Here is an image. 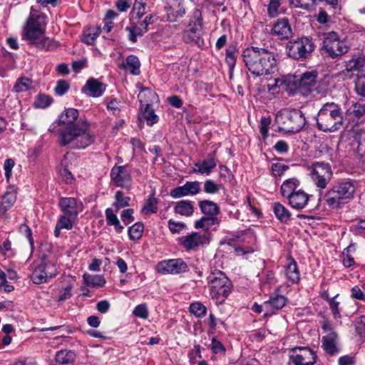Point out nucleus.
I'll return each instance as SVG.
<instances>
[{"mask_svg":"<svg viewBox=\"0 0 365 365\" xmlns=\"http://www.w3.org/2000/svg\"><path fill=\"white\" fill-rule=\"evenodd\" d=\"M52 98L47 95H39L35 104L36 107L45 108L49 106L52 103Z\"/></svg>","mask_w":365,"mask_h":365,"instance_id":"50","label":"nucleus"},{"mask_svg":"<svg viewBox=\"0 0 365 365\" xmlns=\"http://www.w3.org/2000/svg\"><path fill=\"white\" fill-rule=\"evenodd\" d=\"M133 209L130 208L122 211L120 217L125 225H128L134 221V217L133 216Z\"/></svg>","mask_w":365,"mask_h":365,"instance_id":"58","label":"nucleus"},{"mask_svg":"<svg viewBox=\"0 0 365 365\" xmlns=\"http://www.w3.org/2000/svg\"><path fill=\"white\" fill-rule=\"evenodd\" d=\"M317 73L315 71H307L302 73L298 81V100L299 96L307 97L312 91L317 81Z\"/></svg>","mask_w":365,"mask_h":365,"instance_id":"11","label":"nucleus"},{"mask_svg":"<svg viewBox=\"0 0 365 365\" xmlns=\"http://www.w3.org/2000/svg\"><path fill=\"white\" fill-rule=\"evenodd\" d=\"M315 48L314 43L309 37H302L298 39V61L308 59Z\"/></svg>","mask_w":365,"mask_h":365,"instance_id":"18","label":"nucleus"},{"mask_svg":"<svg viewBox=\"0 0 365 365\" xmlns=\"http://www.w3.org/2000/svg\"><path fill=\"white\" fill-rule=\"evenodd\" d=\"M215 167L216 162L214 157L211 156L202 162L195 163L192 173L209 175Z\"/></svg>","mask_w":365,"mask_h":365,"instance_id":"21","label":"nucleus"},{"mask_svg":"<svg viewBox=\"0 0 365 365\" xmlns=\"http://www.w3.org/2000/svg\"><path fill=\"white\" fill-rule=\"evenodd\" d=\"M281 0H269L268 4V14L270 17H274L278 14V9L280 6Z\"/></svg>","mask_w":365,"mask_h":365,"instance_id":"53","label":"nucleus"},{"mask_svg":"<svg viewBox=\"0 0 365 365\" xmlns=\"http://www.w3.org/2000/svg\"><path fill=\"white\" fill-rule=\"evenodd\" d=\"M286 304V299L284 296L276 294L271 296L269 301L264 302L265 307L270 306L275 309H281Z\"/></svg>","mask_w":365,"mask_h":365,"instance_id":"35","label":"nucleus"},{"mask_svg":"<svg viewBox=\"0 0 365 365\" xmlns=\"http://www.w3.org/2000/svg\"><path fill=\"white\" fill-rule=\"evenodd\" d=\"M337 334L334 331H330L322 337V346L324 349L330 355L336 353Z\"/></svg>","mask_w":365,"mask_h":365,"instance_id":"23","label":"nucleus"},{"mask_svg":"<svg viewBox=\"0 0 365 365\" xmlns=\"http://www.w3.org/2000/svg\"><path fill=\"white\" fill-rule=\"evenodd\" d=\"M207 283L212 299L220 304L225 302L232 289L230 280L220 270H215L210 273L207 277Z\"/></svg>","mask_w":365,"mask_h":365,"instance_id":"6","label":"nucleus"},{"mask_svg":"<svg viewBox=\"0 0 365 365\" xmlns=\"http://www.w3.org/2000/svg\"><path fill=\"white\" fill-rule=\"evenodd\" d=\"M309 200V195L304 191L298 190V210L304 208Z\"/></svg>","mask_w":365,"mask_h":365,"instance_id":"63","label":"nucleus"},{"mask_svg":"<svg viewBox=\"0 0 365 365\" xmlns=\"http://www.w3.org/2000/svg\"><path fill=\"white\" fill-rule=\"evenodd\" d=\"M145 3L143 2V0H135L133 5V11H136V16L138 19L142 18V16L145 14Z\"/></svg>","mask_w":365,"mask_h":365,"instance_id":"57","label":"nucleus"},{"mask_svg":"<svg viewBox=\"0 0 365 365\" xmlns=\"http://www.w3.org/2000/svg\"><path fill=\"white\" fill-rule=\"evenodd\" d=\"M133 314L142 319L148 317V310L145 304H139L133 310Z\"/></svg>","mask_w":365,"mask_h":365,"instance_id":"55","label":"nucleus"},{"mask_svg":"<svg viewBox=\"0 0 365 365\" xmlns=\"http://www.w3.org/2000/svg\"><path fill=\"white\" fill-rule=\"evenodd\" d=\"M158 95L155 92L147 88H143L138 95L143 117L146 120L147 125L149 126H152L158 121V116L150 108V105L154 101L158 100Z\"/></svg>","mask_w":365,"mask_h":365,"instance_id":"8","label":"nucleus"},{"mask_svg":"<svg viewBox=\"0 0 365 365\" xmlns=\"http://www.w3.org/2000/svg\"><path fill=\"white\" fill-rule=\"evenodd\" d=\"M156 269L162 274H180L187 272L188 267L182 259L178 258L160 262Z\"/></svg>","mask_w":365,"mask_h":365,"instance_id":"10","label":"nucleus"},{"mask_svg":"<svg viewBox=\"0 0 365 365\" xmlns=\"http://www.w3.org/2000/svg\"><path fill=\"white\" fill-rule=\"evenodd\" d=\"M316 357L314 351L310 348L298 346V365H314Z\"/></svg>","mask_w":365,"mask_h":365,"instance_id":"22","label":"nucleus"},{"mask_svg":"<svg viewBox=\"0 0 365 365\" xmlns=\"http://www.w3.org/2000/svg\"><path fill=\"white\" fill-rule=\"evenodd\" d=\"M290 260L284 271V274L289 282V286L297 282V262L293 258H291Z\"/></svg>","mask_w":365,"mask_h":365,"instance_id":"32","label":"nucleus"},{"mask_svg":"<svg viewBox=\"0 0 365 365\" xmlns=\"http://www.w3.org/2000/svg\"><path fill=\"white\" fill-rule=\"evenodd\" d=\"M130 201V198L124 197L122 191H117L115 195V202L113 203L115 211L118 212L120 208L128 206Z\"/></svg>","mask_w":365,"mask_h":365,"instance_id":"40","label":"nucleus"},{"mask_svg":"<svg viewBox=\"0 0 365 365\" xmlns=\"http://www.w3.org/2000/svg\"><path fill=\"white\" fill-rule=\"evenodd\" d=\"M323 50L332 58L341 56L349 50V46L344 41L339 38L334 31L323 34Z\"/></svg>","mask_w":365,"mask_h":365,"instance_id":"7","label":"nucleus"},{"mask_svg":"<svg viewBox=\"0 0 365 365\" xmlns=\"http://www.w3.org/2000/svg\"><path fill=\"white\" fill-rule=\"evenodd\" d=\"M200 192L198 181H187L182 186L175 187L170 191V195L174 198H179L189 195H195Z\"/></svg>","mask_w":365,"mask_h":365,"instance_id":"12","label":"nucleus"},{"mask_svg":"<svg viewBox=\"0 0 365 365\" xmlns=\"http://www.w3.org/2000/svg\"><path fill=\"white\" fill-rule=\"evenodd\" d=\"M275 84L289 96H294L297 92V76L295 74L282 76V78L275 79Z\"/></svg>","mask_w":365,"mask_h":365,"instance_id":"16","label":"nucleus"},{"mask_svg":"<svg viewBox=\"0 0 365 365\" xmlns=\"http://www.w3.org/2000/svg\"><path fill=\"white\" fill-rule=\"evenodd\" d=\"M101 33V28L96 27L89 29L88 33L84 35L83 42L88 45H93L95 40Z\"/></svg>","mask_w":365,"mask_h":365,"instance_id":"45","label":"nucleus"},{"mask_svg":"<svg viewBox=\"0 0 365 365\" xmlns=\"http://www.w3.org/2000/svg\"><path fill=\"white\" fill-rule=\"evenodd\" d=\"M107 109L114 115H119L120 112V102L115 98L111 99L107 104Z\"/></svg>","mask_w":365,"mask_h":365,"instance_id":"54","label":"nucleus"},{"mask_svg":"<svg viewBox=\"0 0 365 365\" xmlns=\"http://www.w3.org/2000/svg\"><path fill=\"white\" fill-rule=\"evenodd\" d=\"M31 83L32 81L28 78H21L14 85L13 90L16 93L26 91L30 88Z\"/></svg>","mask_w":365,"mask_h":365,"instance_id":"42","label":"nucleus"},{"mask_svg":"<svg viewBox=\"0 0 365 365\" xmlns=\"http://www.w3.org/2000/svg\"><path fill=\"white\" fill-rule=\"evenodd\" d=\"M220 185L212 180H207L204 183V191L208 194H215L220 191Z\"/></svg>","mask_w":365,"mask_h":365,"instance_id":"48","label":"nucleus"},{"mask_svg":"<svg viewBox=\"0 0 365 365\" xmlns=\"http://www.w3.org/2000/svg\"><path fill=\"white\" fill-rule=\"evenodd\" d=\"M355 89L359 95L365 97V76L358 77Z\"/></svg>","mask_w":365,"mask_h":365,"instance_id":"59","label":"nucleus"},{"mask_svg":"<svg viewBox=\"0 0 365 365\" xmlns=\"http://www.w3.org/2000/svg\"><path fill=\"white\" fill-rule=\"evenodd\" d=\"M144 225L142 222H136L128 228V236L132 240H139L143 235Z\"/></svg>","mask_w":365,"mask_h":365,"instance_id":"37","label":"nucleus"},{"mask_svg":"<svg viewBox=\"0 0 365 365\" xmlns=\"http://www.w3.org/2000/svg\"><path fill=\"white\" fill-rule=\"evenodd\" d=\"M46 267L40 263L31 274V279L34 284H41L48 281V277L45 271Z\"/></svg>","mask_w":365,"mask_h":365,"instance_id":"28","label":"nucleus"},{"mask_svg":"<svg viewBox=\"0 0 365 365\" xmlns=\"http://www.w3.org/2000/svg\"><path fill=\"white\" fill-rule=\"evenodd\" d=\"M76 354L72 351L62 350L56 354V360L62 364L72 363L74 361Z\"/></svg>","mask_w":365,"mask_h":365,"instance_id":"39","label":"nucleus"},{"mask_svg":"<svg viewBox=\"0 0 365 365\" xmlns=\"http://www.w3.org/2000/svg\"><path fill=\"white\" fill-rule=\"evenodd\" d=\"M76 219L77 217H71V216L64 215L60 216L56 224L62 229L71 230Z\"/></svg>","mask_w":365,"mask_h":365,"instance_id":"44","label":"nucleus"},{"mask_svg":"<svg viewBox=\"0 0 365 365\" xmlns=\"http://www.w3.org/2000/svg\"><path fill=\"white\" fill-rule=\"evenodd\" d=\"M157 18V16L155 14H150L149 16H147L145 18V19L140 23V27L142 28V29L143 30V31H145L146 33L148 31V26L150 24H153Z\"/></svg>","mask_w":365,"mask_h":365,"instance_id":"61","label":"nucleus"},{"mask_svg":"<svg viewBox=\"0 0 365 365\" xmlns=\"http://www.w3.org/2000/svg\"><path fill=\"white\" fill-rule=\"evenodd\" d=\"M343 120L340 106L334 103H327L318 112L317 124L319 130L334 133L341 128Z\"/></svg>","mask_w":365,"mask_h":365,"instance_id":"4","label":"nucleus"},{"mask_svg":"<svg viewBox=\"0 0 365 365\" xmlns=\"http://www.w3.org/2000/svg\"><path fill=\"white\" fill-rule=\"evenodd\" d=\"M242 57L248 70L256 76L273 73L277 67L275 53L268 48H247Z\"/></svg>","mask_w":365,"mask_h":365,"instance_id":"2","label":"nucleus"},{"mask_svg":"<svg viewBox=\"0 0 365 365\" xmlns=\"http://www.w3.org/2000/svg\"><path fill=\"white\" fill-rule=\"evenodd\" d=\"M16 199L15 193L12 192H6L3 196L1 206L0 207V212L5 213L9 210L13 204L15 202Z\"/></svg>","mask_w":365,"mask_h":365,"instance_id":"33","label":"nucleus"},{"mask_svg":"<svg viewBox=\"0 0 365 365\" xmlns=\"http://www.w3.org/2000/svg\"><path fill=\"white\" fill-rule=\"evenodd\" d=\"M287 169V165L281 163H274L272 165V171L275 176H281Z\"/></svg>","mask_w":365,"mask_h":365,"instance_id":"62","label":"nucleus"},{"mask_svg":"<svg viewBox=\"0 0 365 365\" xmlns=\"http://www.w3.org/2000/svg\"><path fill=\"white\" fill-rule=\"evenodd\" d=\"M296 117L297 110L294 108H284L279 112L276 116V120L289 125L294 123Z\"/></svg>","mask_w":365,"mask_h":365,"instance_id":"25","label":"nucleus"},{"mask_svg":"<svg viewBox=\"0 0 365 365\" xmlns=\"http://www.w3.org/2000/svg\"><path fill=\"white\" fill-rule=\"evenodd\" d=\"M14 166V161L11 158L6 159L4 165V169L5 170V176L6 180L9 181L11 176V171Z\"/></svg>","mask_w":365,"mask_h":365,"instance_id":"64","label":"nucleus"},{"mask_svg":"<svg viewBox=\"0 0 365 365\" xmlns=\"http://www.w3.org/2000/svg\"><path fill=\"white\" fill-rule=\"evenodd\" d=\"M207 242L208 238L205 235L194 232L185 237L182 245L187 250H195Z\"/></svg>","mask_w":365,"mask_h":365,"instance_id":"19","label":"nucleus"},{"mask_svg":"<svg viewBox=\"0 0 365 365\" xmlns=\"http://www.w3.org/2000/svg\"><path fill=\"white\" fill-rule=\"evenodd\" d=\"M140 61L138 58L134 55H129L126 58L125 63H123L120 65V67L123 68L128 67L130 68V73L133 75H138L140 73Z\"/></svg>","mask_w":365,"mask_h":365,"instance_id":"29","label":"nucleus"},{"mask_svg":"<svg viewBox=\"0 0 365 365\" xmlns=\"http://www.w3.org/2000/svg\"><path fill=\"white\" fill-rule=\"evenodd\" d=\"M355 186L351 181H343L334 185L324 196V200L330 210H338L352 199Z\"/></svg>","mask_w":365,"mask_h":365,"instance_id":"5","label":"nucleus"},{"mask_svg":"<svg viewBox=\"0 0 365 365\" xmlns=\"http://www.w3.org/2000/svg\"><path fill=\"white\" fill-rule=\"evenodd\" d=\"M237 50L235 46H229L226 49V62L230 69H232L236 63Z\"/></svg>","mask_w":365,"mask_h":365,"instance_id":"41","label":"nucleus"},{"mask_svg":"<svg viewBox=\"0 0 365 365\" xmlns=\"http://www.w3.org/2000/svg\"><path fill=\"white\" fill-rule=\"evenodd\" d=\"M41 263L46 267L45 271L48 275V279L55 277L57 275L58 271L55 263L50 262H46L43 261H42Z\"/></svg>","mask_w":365,"mask_h":365,"instance_id":"49","label":"nucleus"},{"mask_svg":"<svg viewBox=\"0 0 365 365\" xmlns=\"http://www.w3.org/2000/svg\"><path fill=\"white\" fill-rule=\"evenodd\" d=\"M106 89V85L98 80L91 78L83 87L82 91L87 96L98 98L101 96Z\"/></svg>","mask_w":365,"mask_h":365,"instance_id":"15","label":"nucleus"},{"mask_svg":"<svg viewBox=\"0 0 365 365\" xmlns=\"http://www.w3.org/2000/svg\"><path fill=\"white\" fill-rule=\"evenodd\" d=\"M174 211L176 214L189 217L192 215L194 211L192 202L190 200H180L176 202Z\"/></svg>","mask_w":365,"mask_h":365,"instance_id":"26","label":"nucleus"},{"mask_svg":"<svg viewBox=\"0 0 365 365\" xmlns=\"http://www.w3.org/2000/svg\"><path fill=\"white\" fill-rule=\"evenodd\" d=\"M355 250L354 245H350L344 250L341 257L342 263L345 267L349 268L354 264L355 261L353 255L355 252Z\"/></svg>","mask_w":365,"mask_h":365,"instance_id":"31","label":"nucleus"},{"mask_svg":"<svg viewBox=\"0 0 365 365\" xmlns=\"http://www.w3.org/2000/svg\"><path fill=\"white\" fill-rule=\"evenodd\" d=\"M297 41H289L285 44V50L288 56L297 59Z\"/></svg>","mask_w":365,"mask_h":365,"instance_id":"52","label":"nucleus"},{"mask_svg":"<svg viewBox=\"0 0 365 365\" xmlns=\"http://www.w3.org/2000/svg\"><path fill=\"white\" fill-rule=\"evenodd\" d=\"M58 206L65 215L71 217H78L79 207L81 204H78L77 200L74 197H61L58 201Z\"/></svg>","mask_w":365,"mask_h":365,"instance_id":"14","label":"nucleus"},{"mask_svg":"<svg viewBox=\"0 0 365 365\" xmlns=\"http://www.w3.org/2000/svg\"><path fill=\"white\" fill-rule=\"evenodd\" d=\"M158 200L157 198L154 197L153 195H150L149 198L147 200L145 203L144 204L142 212L144 214H150V213H155L158 211Z\"/></svg>","mask_w":365,"mask_h":365,"instance_id":"38","label":"nucleus"},{"mask_svg":"<svg viewBox=\"0 0 365 365\" xmlns=\"http://www.w3.org/2000/svg\"><path fill=\"white\" fill-rule=\"evenodd\" d=\"M271 123V118H262L260 120L259 132L262 134L264 139L268 136V128Z\"/></svg>","mask_w":365,"mask_h":365,"instance_id":"51","label":"nucleus"},{"mask_svg":"<svg viewBox=\"0 0 365 365\" xmlns=\"http://www.w3.org/2000/svg\"><path fill=\"white\" fill-rule=\"evenodd\" d=\"M210 349L212 351V352L215 354L220 353L225 354L226 350L223 344L215 338H212V339Z\"/></svg>","mask_w":365,"mask_h":365,"instance_id":"60","label":"nucleus"},{"mask_svg":"<svg viewBox=\"0 0 365 365\" xmlns=\"http://www.w3.org/2000/svg\"><path fill=\"white\" fill-rule=\"evenodd\" d=\"M206 307L200 302L192 303L190 311L197 317H202L206 314Z\"/></svg>","mask_w":365,"mask_h":365,"instance_id":"46","label":"nucleus"},{"mask_svg":"<svg viewBox=\"0 0 365 365\" xmlns=\"http://www.w3.org/2000/svg\"><path fill=\"white\" fill-rule=\"evenodd\" d=\"M365 63V57L363 56L352 58L346 63V70L349 71H358L363 68Z\"/></svg>","mask_w":365,"mask_h":365,"instance_id":"36","label":"nucleus"},{"mask_svg":"<svg viewBox=\"0 0 365 365\" xmlns=\"http://www.w3.org/2000/svg\"><path fill=\"white\" fill-rule=\"evenodd\" d=\"M70 88V84L65 80H59L56 83L54 88L55 94L58 96H61L66 93Z\"/></svg>","mask_w":365,"mask_h":365,"instance_id":"47","label":"nucleus"},{"mask_svg":"<svg viewBox=\"0 0 365 365\" xmlns=\"http://www.w3.org/2000/svg\"><path fill=\"white\" fill-rule=\"evenodd\" d=\"M125 31L129 32L128 39L133 43H135L137 41V36H142L144 34H145V31H143V30L141 27L136 26L135 25L127 26L125 28Z\"/></svg>","mask_w":365,"mask_h":365,"instance_id":"43","label":"nucleus"},{"mask_svg":"<svg viewBox=\"0 0 365 365\" xmlns=\"http://www.w3.org/2000/svg\"><path fill=\"white\" fill-rule=\"evenodd\" d=\"M273 34L282 36L283 38H288L292 35V31L289 21L287 19L277 21L272 29Z\"/></svg>","mask_w":365,"mask_h":365,"instance_id":"24","label":"nucleus"},{"mask_svg":"<svg viewBox=\"0 0 365 365\" xmlns=\"http://www.w3.org/2000/svg\"><path fill=\"white\" fill-rule=\"evenodd\" d=\"M46 24L45 14H31L24 26L22 38L40 49L50 51L56 48L58 43L45 35Z\"/></svg>","mask_w":365,"mask_h":365,"instance_id":"3","label":"nucleus"},{"mask_svg":"<svg viewBox=\"0 0 365 365\" xmlns=\"http://www.w3.org/2000/svg\"><path fill=\"white\" fill-rule=\"evenodd\" d=\"M365 114V100L353 103L346 112V118L354 124H357L358 120Z\"/></svg>","mask_w":365,"mask_h":365,"instance_id":"20","label":"nucleus"},{"mask_svg":"<svg viewBox=\"0 0 365 365\" xmlns=\"http://www.w3.org/2000/svg\"><path fill=\"white\" fill-rule=\"evenodd\" d=\"M274 212L276 217L282 222H287L290 218L289 212L280 203L274 204Z\"/></svg>","mask_w":365,"mask_h":365,"instance_id":"34","label":"nucleus"},{"mask_svg":"<svg viewBox=\"0 0 365 365\" xmlns=\"http://www.w3.org/2000/svg\"><path fill=\"white\" fill-rule=\"evenodd\" d=\"M297 184L294 179L285 180L280 188L281 194L289 200V205L297 208Z\"/></svg>","mask_w":365,"mask_h":365,"instance_id":"17","label":"nucleus"},{"mask_svg":"<svg viewBox=\"0 0 365 365\" xmlns=\"http://www.w3.org/2000/svg\"><path fill=\"white\" fill-rule=\"evenodd\" d=\"M186 227L183 222H175L173 220H168V228L172 233H180Z\"/></svg>","mask_w":365,"mask_h":365,"instance_id":"56","label":"nucleus"},{"mask_svg":"<svg viewBox=\"0 0 365 365\" xmlns=\"http://www.w3.org/2000/svg\"><path fill=\"white\" fill-rule=\"evenodd\" d=\"M78 110L68 108L56 120L58 125H61L58 130L61 146L71 145L73 148H85L94 142V136L88 132L89 123L86 120H78Z\"/></svg>","mask_w":365,"mask_h":365,"instance_id":"1","label":"nucleus"},{"mask_svg":"<svg viewBox=\"0 0 365 365\" xmlns=\"http://www.w3.org/2000/svg\"><path fill=\"white\" fill-rule=\"evenodd\" d=\"M199 207L201 212L207 215L214 217L220 212L218 205L209 200H204L199 202Z\"/></svg>","mask_w":365,"mask_h":365,"instance_id":"27","label":"nucleus"},{"mask_svg":"<svg viewBox=\"0 0 365 365\" xmlns=\"http://www.w3.org/2000/svg\"><path fill=\"white\" fill-rule=\"evenodd\" d=\"M110 178L117 187H126L131 180L125 166H114L110 171Z\"/></svg>","mask_w":365,"mask_h":365,"instance_id":"13","label":"nucleus"},{"mask_svg":"<svg viewBox=\"0 0 365 365\" xmlns=\"http://www.w3.org/2000/svg\"><path fill=\"white\" fill-rule=\"evenodd\" d=\"M309 175L317 187L324 189L332 177L330 165L325 163H313Z\"/></svg>","mask_w":365,"mask_h":365,"instance_id":"9","label":"nucleus"},{"mask_svg":"<svg viewBox=\"0 0 365 365\" xmlns=\"http://www.w3.org/2000/svg\"><path fill=\"white\" fill-rule=\"evenodd\" d=\"M83 278V282L88 287H102L106 284V280L101 275L84 274Z\"/></svg>","mask_w":365,"mask_h":365,"instance_id":"30","label":"nucleus"}]
</instances>
